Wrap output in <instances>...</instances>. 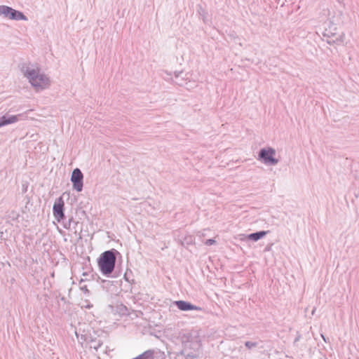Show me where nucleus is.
Returning a JSON list of instances; mask_svg holds the SVG:
<instances>
[{
  "label": "nucleus",
  "instance_id": "f257e3e1",
  "mask_svg": "<svg viewBox=\"0 0 359 359\" xmlns=\"http://www.w3.org/2000/svg\"><path fill=\"white\" fill-rule=\"evenodd\" d=\"M23 72L25 76L36 90L45 89L50 86L49 78L41 72L39 67H24Z\"/></svg>",
  "mask_w": 359,
  "mask_h": 359
},
{
  "label": "nucleus",
  "instance_id": "f03ea898",
  "mask_svg": "<svg viewBox=\"0 0 359 359\" xmlns=\"http://www.w3.org/2000/svg\"><path fill=\"white\" fill-rule=\"evenodd\" d=\"M116 257L111 251L103 252L97 262L101 272L104 275L110 274L115 266Z\"/></svg>",
  "mask_w": 359,
  "mask_h": 359
},
{
  "label": "nucleus",
  "instance_id": "7ed1b4c3",
  "mask_svg": "<svg viewBox=\"0 0 359 359\" xmlns=\"http://www.w3.org/2000/svg\"><path fill=\"white\" fill-rule=\"evenodd\" d=\"M337 27L336 23L330 20L328 22L327 27L325 28L323 32V36L326 38L325 41L328 44H335L342 43L344 41V34L337 36Z\"/></svg>",
  "mask_w": 359,
  "mask_h": 359
},
{
  "label": "nucleus",
  "instance_id": "20e7f679",
  "mask_svg": "<svg viewBox=\"0 0 359 359\" xmlns=\"http://www.w3.org/2000/svg\"><path fill=\"white\" fill-rule=\"evenodd\" d=\"M276 154V150L272 147L263 148L259 151L258 159L266 165H276L279 162L278 159L274 157Z\"/></svg>",
  "mask_w": 359,
  "mask_h": 359
},
{
  "label": "nucleus",
  "instance_id": "39448f33",
  "mask_svg": "<svg viewBox=\"0 0 359 359\" xmlns=\"http://www.w3.org/2000/svg\"><path fill=\"white\" fill-rule=\"evenodd\" d=\"M83 174L79 168L73 170L71 181L73 183L74 188L77 191H81L83 189Z\"/></svg>",
  "mask_w": 359,
  "mask_h": 359
},
{
  "label": "nucleus",
  "instance_id": "423d86ee",
  "mask_svg": "<svg viewBox=\"0 0 359 359\" xmlns=\"http://www.w3.org/2000/svg\"><path fill=\"white\" fill-rule=\"evenodd\" d=\"M64 201L60 197L54 203L53 215L58 222L63 219L65 215L63 212Z\"/></svg>",
  "mask_w": 359,
  "mask_h": 359
},
{
  "label": "nucleus",
  "instance_id": "0eeeda50",
  "mask_svg": "<svg viewBox=\"0 0 359 359\" xmlns=\"http://www.w3.org/2000/svg\"><path fill=\"white\" fill-rule=\"evenodd\" d=\"M175 304L177 306V308L181 311H189V310H196V311H201V308L194 306L187 302L184 301H177L175 302Z\"/></svg>",
  "mask_w": 359,
  "mask_h": 359
},
{
  "label": "nucleus",
  "instance_id": "6e6552de",
  "mask_svg": "<svg viewBox=\"0 0 359 359\" xmlns=\"http://www.w3.org/2000/svg\"><path fill=\"white\" fill-rule=\"evenodd\" d=\"M267 233L268 231H260L248 234V241H257L258 240L264 238Z\"/></svg>",
  "mask_w": 359,
  "mask_h": 359
},
{
  "label": "nucleus",
  "instance_id": "1a4fd4ad",
  "mask_svg": "<svg viewBox=\"0 0 359 359\" xmlns=\"http://www.w3.org/2000/svg\"><path fill=\"white\" fill-rule=\"evenodd\" d=\"M8 18L11 20H26L25 16L20 12L13 8H10V13Z\"/></svg>",
  "mask_w": 359,
  "mask_h": 359
},
{
  "label": "nucleus",
  "instance_id": "9d476101",
  "mask_svg": "<svg viewBox=\"0 0 359 359\" xmlns=\"http://www.w3.org/2000/svg\"><path fill=\"white\" fill-rule=\"evenodd\" d=\"M18 116H11L8 118H6V116H3L1 118V121L0 122V127L5 126V125L15 123L16 121H18Z\"/></svg>",
  "mask_w": 359,
  "mask_h": 359
},
{
  "label": "nucleus",
  "instance_id": "9b49d317",
  "mask_svg": "<svg viewBox=\"0 0 359 359\" xmlns=\"http://www.w3.org/2000/svg\"><path fill=\"white\" fill-rule=\"evenodd\" d=\"M154 358V351L149 350L140 355L137 359H152Z\"/></svg>",
  "mask_w": 359,
  "mask_h": 359
},
{
  "label": "nucleus",
  "instance_id": "f8f14e48",
  "mask_svg": "<svg viewBox=\"0 0 359 359\" xmlns=\"http://www.w3.org/2000/svg\"><path fill=\"white\" fill-rule=\"evenodd\" d=\"M10 7L6 6H0V15H4L6 17L8 18L9 13H10Z\"/></svg>",
  "mask_w": 359,
  "mask_h": 359
},
{
  "label": "nucleus",
  "instance_id": "ddd939ff",
  "mask_svg": "<svg viewBox=\"0 0 359 359\" xmlns=\"http://www.w3.org/2000/svg\"><path fill=\"white\" fill-rule=\"evenodd\" d=\"M261 344H262V341L255 342V343L248 341V349H252V348L256 347V346H259Z\"/></svg>",
  "mask_w": 359,
  "mask_h": 359
},
{
  "label": "nucleus",
  "instance_id": "4468645a",
  "mask_svg": "<svg viewBox=\"0 0 359 359\" xmlns=\"http://www.w3.org/2000/svg\"><path fill=\"white\" fill-rule=\"evenodd\" d=\"M215 243V241L213 239H208L205 242V244L207 245H211Z\"/></svg>",
  "mask_w": 359,
  "mask_h": 359
},
{
  "label": "nucleus",
  "instance_id": "2eb2a0df",
  "mask_svg": "<svg viewBox=\"0 0 359 359\" xmlns=\"http://www.w3.org/2000/svg\"><path fill=\"white\" fill-rule=\"evenodd\" d=\"M315 311H316V309H313V311L311 312L312 315H313L315 313Z\"/></svg>",
  "mask_w": 359,
  "mask_h": 359
},
{
  "label": "nucleus",
  "instance_id": "dca6fc26",
  "mask_svg": "<svg viewBox=\"0 0 359 359\" xmlns=\"http://www.w3.org/2000/svg\"><path fill=\"white\" fill-rule=\"evenodd\" d=\"M322 337L323 338V340H324L325 341H326V339H325V338L324 337V336H323V334H322Z\"/></svg>",
  "mask_w": 359,
  "mask_h": 359
}]
</instances>
